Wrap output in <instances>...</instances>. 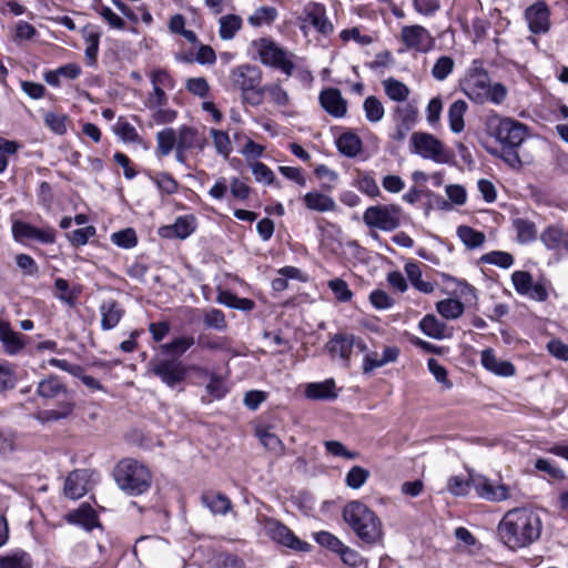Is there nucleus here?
<instances>
[{"instance_id": "obj_11", "label": "nucleus", "mask_w": 568, "mask_h": 568, "mask_svg": "<svg viewBox=\"0 0 568 568\" xmlns=\"http://www.w3.org/2000/svg\"><path fill=\"white\" fill-rule=\"evenodd\" d=\"M412 151L424 159L445 163L448 155L444 143L435 135L426 132H414L410 138Z\"/></svg>"}, {"instance_id": "obj_30", "label": "nucleus", "mask_w": 568, "mask_h": 568, "mask_svg": "<svg viewBox=\"0 0 568 568\" xmlns=\"http://www.w3.org/2000/svg\"><path fill=\"white\" fill-rule=\"evenodd\" d=\"M202 501L215 515H225L232 509L230 498L222 493H205L202 495Z\"/></svg>"}, {"instance_id": "obj_33", "label": "nucleus", "mask_w": 568, "mask_h": 568, "mask_svg": "<svg viewBox=\"0 0 568 568\" xmlns=\"http://www.w3.org/2000/svg\"><path fill=\"white\" fill-rule=\"evenodd\" d=\"M404 270L409 282L416 290L425 294H429L434 291V284L422 278L420 263L408 262L405 264Z\"/></svg>"}, {"instance_id": "obj_10", "label": "nucleus", "mask_w": 568, "mask_h": 568, "mask_svg": "<svg viewBox=\"0 0 568 568\" xmlns=\"http://www.w3.org/2000/svg\"><path fill=\"white\" fill-rule=\"evenodd\" d=\"M260 526L274 541L298 551H308L311 545L300 540L291 529L276 519L261 515L257 517Z\"/></svg>"}, {"instance_id": "obj_53", "label": "nucleus", "mask_w": 568, "mask_h": 568, "mask_svg": "<svg viewBox=\"0 0 568 568\" xmlns=\"http://www.w3.org/2000/svg\"><path fill=\"white\" fill-rule=\"evenodd\" d=\"M481 262L493 264L501 268H509L514 264V257L510 253L504 251H491L481 256Z\"/></svg>"}, {"instance_id": "obj_9", "label": "nucleus", "mask_w": 568, "mask_h": 568, "mask_svg": "<svg viewBox=\"0 0 568 568\" xmlns=\"http://www.w3.org/2000/svg\"><path fill=\"white\" fill-rule=\"evenodd\" d=\"M490 78L488 72L483 68L480 61H473L467 70L465 79L462 81V91L475 103L484 104L487 102L489 92Z\"/></svg>"}, {"instance_id": "obj_5", "label": "nucleus", "mask_w": 568, "mask_h": 568, "mask_svg": "<svg viewBox=\"0 0 568 568\" xmlns=\"http://www.w3.org/2000/svg\"><path fill=\"white\" fill-rule=\"evenodd\" d=\"M260 62L266 67L282 71L286 77L294 72V54L288 52L271 38H260L251 43Z\"/></svg>"}, {"instance_id": "obj_41", "label": "nucleus", "mask_w": 568, "mask_h": 568, "mask_svg": "<svg viewBox=\"0 0 568 568\" xmlns=\"http://www.w3.org/2000/svg\"><path fill=\"white\" fill-rule=\"evenodd\" d=\"M336 145L342 154L354 158L362 149V141L355 133L347 132L337 139Z\"/></svg>"}, {"instance_id": "obj_55", "label": "nucleus", "mask_w": 568, "mask_h": 568, "mask_svg": "<svg viewBox=\"0 0 568 568\" xmlns=\"http://www.w3.org/2000/svg\"><path fill=\"white\" fill-rule=\"evenodd\" d=\"M211 135L216 152L224 158H229L232 152V143L229 134L225 131L211 129Z\"/></svg>"}, {"instance_id": "obj_1", "label": "nucleus", "mask_w": 568, "mask_h": 568, "mask_svg": "<svg viewBox=\"0 0 568 568\" xmlns=\"http://www.w3.org/2000/svg\"><path fill=\"white\" fill-rule=\"evenodd\" d=\"M542 523L537 511L528 507L508 510L498 524V535L510 549L525 548L539 539Z\"/></svg>"}, {"instance_id": "obj_31", "label": "nucleus", "mask_w": 568, "mask_h": 568, "mask_svg": "<svg viewBox=\"0 0 568 568\" xmlns=\"http://www.w3.org/2000/svg\"><path fill=\"white\" fill-rule=\"evenodd\" d=\"M382 85L386 97L397 103L405 102L410 94L409 88L404 82L392 77L383 80Z\"/></svg>"}, {"instance_id": "obj_16", "label": "nucleus", "mask_w": 568, "mask_h": 568, "mask_svg": "<svg viewBox=\"0 0 568 568\" xmlns=\"http://www.w3.org/2000/svg\"><path fill=\"white\" fill-rule=\"evenodd\" d=\"M304 21L323 36H329L334 32V26L327 18L324 4L318 2H308L303 9Z\"/></svg>"}, {"instance_id": "obj_58", "label": "nucleus", "mask_w": 568, "mask_h": 568, "mask_svg": "<svg viewBox=\"0 0 568 568\" xmlns=\"http://www.w3.org/2000/svg\"><path fill=\"white\" fill-rule=\"evenodd\" d=\"M474 476L470 474L468 479L460 476H452L447 480L446 488L454 496H466L471 486V477Z\"/></svg>"}, {"instance_id": "obj_48", "label": "nucleus", "mask_w": 568, "mask_h": 568, "mask_svg": "<svg viewBox=\"0 0 568 568\" xmlns=\"http://www.w3.org/2000/svg\"><path fill=\"white\" fill-rule=\"evenodd\" d=\"M199 345L207 351L232 352L231 339L226 336L201 335L199 337Z\"/></svg>"}, {"instance_id": "obj_14", "label": "nucleus", "mask_w": 568, "mask_h": 568, "mask_svg": "<svg viewBox=\"0 0 568 568\" xmlns=\"http://www.w3.org/2000/svg\"><path fill=\"white\" fill-rule=\"evenodd\" d=\"M511 282L515 291L530 300L545 302L548 298V291L542 282H534L530 273L516 271L511 274Z\"/></svg>"}, {"instance_id": "obj_44", "label": "nucleus", "mask_w": 568, "mask_h": 568, "mask_svg": "<svg viewBox=\"0 0 568 568\" xmlns=\"http://www.w3.org/2000/svg\"><path fill=\"white\" fill-rule=\"evenodd\" d=\"M193 344L194 338L192 336H180L170 343L161 345L160 349L163 355H172L171 357L179 358V356L183 355Z\"/></svg>"}, {"instance_id": "obj_34", "label": "nucleus", "mask_w": 568, "mask_h": 568, "mask_svg": "<svg viewBox=\"0 0 568 568\" xmlns=\"http://www.w3.org/2000/svg\"><path fill=\"white\" fill-rule=\"evenodd\" d=\"M176 136H178V145L181 149H185V150H191L194 148L203 149L205 145V140L201 139L199 136L197 130L192 126L182 125L176 131Z\"/></svg>"}, {"instance_id": "obj_47", "label": "nucleus", "mask_w": 568, "mask_h": 568, "mask_svg": "<svg viewBox=\"0 0 568 568\" xmlns=\"http://www.w3.org/2000/svg\"><path fill=\"white\" fill-rule=\"evenodd\" d=\"M203 324L206 328L224 332L227 329V321L224 313L219 308H209L203 312Z\"/></svg>"}, {"instance_id": "obj_24", "label": "nucleus", "mask_w": 568, "mask_h": 568, "mask_svg": "<svg viewBox=\"0 0 568 568\" xmlns=\"http://www.w3.org/2000/svg\"><path fill=\"white\" fill-rule=\"evenodd\" d=\"M70 524L80 525L87 530H92L99 526L98 515L89 504H82L78 509L67 515Z\"/></svg>"}, {"instance_id": "obj_62", "label": "nucleus", "mask_w": 568, "mask_h": 568, "mask_svg": "<svg viewBox=\"0 0 568 568\" xmlns=\"http://www.w3.org/2000/svg\"><path fill=\"white\" fill-rule=\"evenodd\" d=\"M206 392L215 399L223 398L227 393V387L224 379L216 374L210 376V381L206 384Z\"/></svg>"}, {"instance_id": "obj_23", "label": "nucleus", "mask_w": 568, "mask_h": 568, "mask_svg": "<svg viewBox=\"0 0 568 568\" xmlns=\"http://www.w3.org/2000/svg\"><path fill=\"white\" fill-rule=\"evenodd\" d=\"M37 394L44 399H53L67 395L68 388L57 375H49L38 383Z\"/></svg>"}, {"instance_id": "obj_27", "label": "nucleus", "mask_w": 568, "mask_h": 568, "mask_svg": "<svg viewBox=\"0 0 568 568\" xmlns=\"http://www.w3.org/2000/svg\"><path fill=\"white\" fill-rule=\"evenodd\" d=\"M303 202L308 210L316 212H332L336 210V202L327 194L308 192L303 196Z\"/></svg>"}, {"instance_id": "obj_21", "label": "nucleus", "mask_w": 568, "mask_h": 568, "mask_svg": "<svg viewBox=\"0 0 568 568\" xmlns=\"http://www.w3.org/2000/svg\"><path fill=\"white\" fill-rule=\"evenodd\" d=\"M480 362L487 371L497 376L510 377L516 373L515 366L509 361L499 359L490 348L481 352Z\"/></svg>"}, {"instance_id": "obj_12", "label": "nucleus", "mask_w": 568, "mask_h": 568, "mask_svg": "<svg viewBox=\"0 0 568 568\" xmlns=\"http://www.w3.org/2000/svg\"><path fill=\"white\" fill-rule=\"evenodd\" d=\"M326 349L333 358L338 357L347 365L353 351L365 353L367 345L353 334L338 333L327 342Z\"/></svg>"}, {"instance_id": "obj_39", "label": "nucleus", "mask_w": 568, "mask_h": 568, "mask_svg": "<svg viewBox=\"0 0 568 568\" xmlns=\"http://www.w3.org/2000/svg\"><path fill=\"white\" fill-rule=\"evenodd\" d=\"M457 235L469 250L480 247L486 241V235L483 232L467 225L458 226Z\"/></svg>"}, {"instance_id": "obj_45", "label": "nucleus", "mask_w": 568, "mask_h": 568, "mask_svg": "<svg viewBox=\"0 0 568 568\" xmlns=\"http://www.w3.org/2000/svg\"><path fill=\"white\" fill-rule=\"evenodd\" d=\"M437 312L446 320H456L464 313V304L455 298L442 300L436 304Z\"/></svg>"}, {"instance_id": "obj_42", "label": "nucleus", "mask_w": 568, "mask_h": 568, "mask_svg": "<svg viewBox=\"0 0 568 568\" xmlns=\"http://www.w3.org/2000/svg\"><path fill=\"white\" fill-rule=\"evenodd\" d=\"M54 287L59 292L55 297L70 307L75 305V302L81 293L79 287H70L67 280L58 277L54 281Z\"/></svg>"}, {"instance_id": "obj_7", "label": "nucleus", "mask_w": 568, "mask_h": 568, "mask_svg": "<svg viewBox=\"0 0 568 568\" xmlns=\"http://www.w3.org/2000/svg\"><path fill=\"white\" fill-rule=\"evenodd\" d=\"M403 210L397 204L368 206L363 213V222L368 229L392 232L399 227Z\"/></svg>"}, {"instance_id": "obj_29", "label": "nucleus", "mask_w": 568, "mask_h": 568, "mask_svg": "<svg viewBox=\"0 0 568 568\" xmlns=\"http://www.w3.org/2000/svg\"><path fill=\"white\" fill-rule=\"evenodd\" d=\"M261 104L264 101V95L266 94L270 102H272L276 106H287L291 102V98L288 92L281 85L280 82H273L261 88Z\"/></svg>"}, {"instance_id": "obj_13", "label": "nucleus", "mask_w": 568, "mask_h": 568, "mask_svg": "<svg viewBox=\"0 0 568 568\" xmlns=\"http://www.w3.org/2000/svg\"><path fill=\"white\" fill-rule=\"evenodd\" d=\"M400 41L407 50L427 53L435 47V38L423 26H404L400 29Z\"/></svg>"}, {"instance_id": "obj_54", "label": "nucleus", "mask_w": 568, "mask_h": 568, "mask_svg": "<svg viewBox=\"0 0 568 568\" xmlns=\"http://www.w3.org/2000/svg\"><path fill=\"white\" fill-rule=\"evenodd\" d=\"M277 17V11L273 7H261L250 16L248 22L254 27L271 24Z\"/></svg>"}, {"instance_id": "obj_36", "label": "nucleus", "mask_w": 568, "mask_h": 568, "mask_svg": "<svg viewBox=\"0 0 568 568\" xmlns=\"http://www.w3.org/2000/svg\"><path fill=\"white\" fill-rule=\"evenodd\" d=\"M0 568H32L31 556L21 549L0 555Z\"/></svg>"}, {"instance_id": "obj_4", "label": "nucleus", "mask_w": 568, "mask_h": 568, "mask_svg": "<svg viewBox=\"0 0 568 568\" xmlns=\"http://www.w3.org/2000/svg\"><path fill=\"white\" fill-rule=\"evenodd\" d=\"M262 79V70L250 63L237 65L230 73L233 87L241 91L243 103L251 106L261 105Z\"/></svg>"}, {"instance_id": "obj_63", "label": "nucleus", "mask_w": 568, "mask_h": 568, "mask_svg": "<svg viewBox=\"0 0 568 568\" xmlns=\"http://www.w3.org/2000/svg\"><path fill=\"white\" fill-rule=\"evenodd\" d=\"M251 169L257 182H263L267 185L274 182L275 175L266 164L262 162H254L251 164Z\"/></svg>"}, {"instance_id": "obj_26", "label": "nucleus", "mask_w": 568, "mask_h": 568, "mask_svg": "<svg viewBox=\"0 0 568 568\" xmlns=\"http://www.w3.org/2000/svg\"><path fill=\"white\" fill-rule=\"evenodd\" d=\"M22 338L23 335L12 331L8 322L0 321V341L8 354L14 355L23 348Z\"/></svg>"}, {"instance_id": "obj_20", "label": "nucleus", "mask_w": 568, "mask_h": 568, "mask_svg": "<svg viewBox=\"0 0 568 568\" xmlns=\"http://www.w3.org/2000/svg\"><path fill=\"white\" fill-rule=\"evenodd\" d=\"M526 20L532 33H545L549 30V9L545 2H537L526 9Z\"/></svg>"}, {"instance_id": "obj_37", "label": "nucleus", "mask_w": 568, "mask_h": 568, "mask_svg": "<svg viewBox=\"0 0 568 568\" xmlns=\"http://www.w3.org/2000/svg\"><path fill=\"white\" fill-rule=\"evenodd\" d=\"M178 145L176 131L166 128L156 133V152L160 156L169 155Z\"/></svg>"}, {"instance_id": "obj_32", "label": "nucleus", "mask_w": 568, "mask_h": 568, "mask_svg": "<svg viewBox=\"0 0 568 568\" xmlns=\"http://www.w3.org/2000/svg\"><path fill=\"white\" fill-rule=\"evenodd\" d=\"M305 395L307 398L315 400L336 398L335 383L333 379H326L321 383H310L306 386Z\"/></svg>"}, {"instance_id": "obj_40", "label": "nucleus", "mask_w": 568, "mask_h": 568, "mask_svg": "<svg viewBox=\"0 0 568 568\" xmlns=\"http://www.w3.org/2000/svg\"><path fill=\"white\" fill-rule=\"evenodd\" d=\"M74 405L72 402L63 400L59 404L58 409L41 410L36 415V419L40 423H48L67 418L73 412Z\"/></svg>"}, {"instance_id": "obj_3", "label": "nucleus", "mask_w": 568, "mask_h": 568, "mask_svg": "<svg viewBox=\"0 0 568 568\" xmlns=\"http://www.w3.org/2000/svg\"><path fill=\"white\" fill-rule=\"evenodd\" d=\"M118 487L129 496H140L146 493L152 483L150 469L134 458L121 459L113 470Z\"/></svg>"}, {"instance_id": "obj_2", "label": "nucleus", "mask_w": 568, "mask_h": 568, "mask_svg": "<svg viewBox=\"0 0 568 568\" xmlns=\"http://www.w3.org/2000/svg\"><path fill=\"white\" fill-rule=\"evenodd\" d=\"M343 518L362 541L369 545L382 541L383 524L364 503L353 500L346 504L343 509Z\"/></svg>"}, {"instance_id": "obj_56", "label": "nucleus", "mask_w": 568, "mask_h": 568, "mask_svg": "<svg viewBox=\"0 0 568 568\" xmlns=\"http://www.w3.org/2000/svg\"><path fill=\"white\" fill-rule=\"evenodd\" d=\"M455 62L450 57H439L432 69V75L437 81H444L453 72Z\"/></svg>"}, {"instance_id": "obj_22", "label": "nucleus", "mask_w": 568, "mask_h": 568, "mask_svg": "<svg viewBox=\"0 0 568 568\" xmlns=\"http://www.w3.org/2000/svg\"><path fill=\"white\" fill-rule=\"evenodd\" d=\"M99 312L101 316V328L103 331H110L116 327L125 314L122 305L114 300L103 301L99 307Z\"/></svg>"}, {"instance_id": "obj_17", "label": "nucleus", "mask_w": 568, "mask_h": 568, "mask_svg": "<svg viewBox=\"0 0 568 568\" xmlns=\"http://www.w3.org/2000/svg\"><path fill=\"white\" fill-rule=\"evenodd\" d=\"M16 240H34L40 243L51 244L55 241V231L52 227L38 229L26 222H16L12 225Z\"/></svg>"}, {"instance_id": "obj_46", "label": "nucleus", "mask_w": 568, "mask_h": 568, "mask_svg": "<svg viewBox=\"0 0 568 568\" xmlns=\"http://www.w3.org/2000/svg\"><path fill=\"white\" fill-rule=\"evenodd\" d=\"M363 110L365 112L366 120L371 123L382 121L385 114L383 103L375 95H369L364 100Z\"/></svg>"}, {"instance_id": "obj_64", "label": "nucleus", "mask_w": 568, "mask_h": 568, "mask_svg": "<svg viewBox=\"0 0 568 568\" xmlns=\"http://www.w3.org/2000/svg\"><path fill=\"white\" fill-rule=\"evenodd\" d=\"M535 468L539 471L546 473L552 479L565 478L564 470L546 458H538L535 462Z\"/></svg>"}, {"instance_id": "obj_50", "label": "nucleus", "mask_w": 568, "mask_h": 568, "mask_svg": "<svg viewBox=\"0 0 568 568\" xmlns=\"http://www.w3.org/2000/svg\"><path fill=\"white\" fill-rule=\"evenodd\" d=\"M149 79L152 87H158L163 90H173L175 81L170 72L162 68H154L149 72Z\"/></svg>"}, {"instance_id": "obj_52", "label": "nucleus", "mask_w": 568, "mask_h": 568, "mask_svg": "<svg viewBox=\"0 0 568 568\" xmlns=\"http://www.w3.org/2000/svg\"><path fill=\"white\" fill-rule=\"evenodd\" d=\"M514 227L517 232L519 242L527 243L536 239V225L525 219H517L514 221Z\"/></svg>"}, {"instance_id": "obj_57", "label": "nucleus", "mask_w": 568, "mask_h": 568, "mask_svg": "<svg viewBox=\"0 0 568 568\" xmlns=\"http://www.w3.org/2000/svg\"><path fill=\"white\" fill-rule=\"evenodd\" d=\"M369 471L361 466H354L346 474L345 483L352 489L361 488L369 478Z\"/></svg>"}, {"instance_id": "obj_35", "label": "nucleus", "mask_w": 568, "mask_h": 568, "mask_svg": "<svg viewBox=\"0 0 568 568\" xmlns=\"http://www.w3.org/2000/svg\"><path fill=\"white\" fill-rule=\"evenodd\" d=\"M468 105L464 100L454 101L448 109L449 128L454 133H460L465 128L464 116Z\"/></svg>"}, {"instance_id": "obj_8", "label": "nucleus", "mask_w": 568, "mask_h": 568, "mask_svg": "<svg viewBox=\"0 0 568 568\" xmlns=\"http://www.w3.org/2000/svg\"><path fill=\"white\" fill-rule=\"evenodd\" d=\"M148 369L170 388L181 385L187 375L186 366L178 357L156 356L149 362Z\"/></svg>"}, {"instance_id": "obj_28", "label": "nucleus", "mask_w": 568, "mask_h": 568, "mask_svg": "<svg viewBox=\"0 0 568 568\" xmlns=\"http://www.w3.org/2000/svg\"><path fill=\"white\" fill-rule=\"evenodd\" d=\"M420 331L430 338L444 339L448 337L447 326L444 322L439 321L435 315H425L419 324Z\"/></svg>"}, {"instance_id": "obj_43", "label": "nucleus", "mask_w": 568, "mask_h": 568, "mask_svg": "<svg viewBox=\"0 0 568 568\" xmlns=\"http://www.w3.org/2000/svg\"><path fill=\"white\" fill-rule=\"evenodd\" d=\"M256 436L261 444L271 453L276 456H282L285 453V445L283 442L266 428L256 429Z\"/></svg>"}, {"instance_id": "obj_6", "label": "nucleus", "mask_w": 568, "mask_h": 568, "mask_svg": "<svg viewBox=\"0 0 568 568\" xmlns=\"http://www.w3.org/2000/svg\"><path fill=\"white\" fill-rule=\"evenodd\" d=\"M486 126L503 146H520L527 136V126L524 123L498 114L490 115Z\"/></svg>"}, {"instance_id": "obj_38", "label": "nucleus", "mask_w": 568, "mask_h": 568, "mask_svg": "<svg viewBox=\"0 0 568 568\" xmlns=\"http://www.w3.org/2000/svg\"><path fill=\"white\" fill-rule=\"evenodd\" d=\"M242 18L236 14L222 16L219 19V36L222 40H232L242 28Z\"/></svg>"}, {"instance_id": "obj_15", "label": "nucleus", "mask_w": 568, "mask_h": 568, "mask_svg": "<svg viewBox=\"0 0 568 568\" xmlns=\"http://www.w3.org/2000/svg\"><path fill=\"white\" fill-rule=\"evenodd\" d=\"M471 487L479 498L487 501L500 503L511 498V489L507 485L496 484L481 475L471 477Z\"/></svg>"}, {"instance_id": "obj_51", "label": "nucleus", "mask_w": 568, "mask_h": 568, "mask_svg": "<svg viewBox=\"0 0 568 568\" xmlns=\"http://www.w3.org/2000/svg\"><path fill=\"white\" fill-rule=\"evenodd\" d=\"M150 179L158 186L162 194L172 195L178 192L179 184L176 180L166 172H160L154 175H150Z\"/></svg>"}, {"instance_id": "obj_18", "label": "nucleus", "mask_w": 568, "mask_h": 568, "mask_svg": "<svg viewBox=\"0 0 568 568\" xmlns=\"http://www.w3.org/2000/svg\"><path fill=\"white\" fill-rule=\"evenodd\" d=\"M197 227V220L194 215L187 214L179 216L171 225H165L159 229V234L166 239H181L184 240L195 232Z\"/></svg>"}, {"instance_id": "obj_49", "label": "nucleus", "mask_w": 568, "mask_h": 568, "mask_svg": "<svg viewBox=\"0 0 568 568\" xmlns=\"http://www.w3.org/2000/svg\"><path fill=\"white\" fill-rule=\"evenodd\" d=\"M392 115L394 122H399L413 128L418 118V110L415 105L409 103L405 105H396Z\"/></svg>"}, {"instance_id": "obj_25", "label": "nucleus", "mask_w": 568, "mask_h": 568, "mask_svg": "<svg viewBox=\"0 0 568 568\" xmlns=\"http://www.w3.org/2000/svg\"><path fill=\"white\" fill-rule=\"evenodd\" d=\"M64 495L70 499H79L87 493V474L83 470H74L68 475L64 481Z\"/></svg>"}, {"instance_id": "obj_59", "label": "nucleus", "mask_w": 568, "mask_h": 568, "mask_svg": "<svg viewBox=\"0 0 568 568\" xmlns=\"http://www.w3.org/2000/svg\"><path fill=\"white\" fill-rule=\"evenodd\" d=\"M185 89L195 97L204 99L210 93V85L205 78H189L185 82Z\"/></svg>"}, {"instance_id": "obj_19", "label": "nucleus", "mask_w": 568, "mask_h": 568, "mask_svg": "<svg viewBox=\"0 0 568 568\" xmlns=\"http://www.w3.org/2000/svg\"><path fill=\"white\" fill-rule=\"evenodd\" d=\"M321 106L334 118H343L347 112V102L338 89L328 88L320 93Z\"/></svg>"}, {"instance_id": "obj_61", "label": "nucleus", "mask_w": 568, "mask_h": 568, "mask_svg": "<svg viewBox=\"0 0 568 568\" xmlns=\"http://www.w3.org/2000/svg\"><path fill=\"white\" fill-rule=\"evenodd\" d=\"M328 287L334 293L335 298L339 302H348L353 296L348 284L342 278H334L328 281Z\"/></svg>"}, {"instance_id": "obj_60", "label": "nucleus", "mask_w": 568, "mask_h": 568, "mask_svg": "<svg viewBox=\"0 0 568 568\" xmlns=\"http://www.w3.org/2000/svg\"><path fill=\"white\" fill-rule=\"evenodd\" d=\"M114 133L124 142L139 141V134L135 128L123 119H119L114 124Z\"/></svg>"}]
</instances>
